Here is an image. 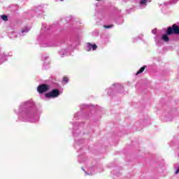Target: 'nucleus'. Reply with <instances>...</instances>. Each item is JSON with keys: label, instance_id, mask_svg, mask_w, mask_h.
<instances>
[{"label": "nucleus", "instance_id": "17", "mask_svg": "<svg viewBox=\"0 0 179 179\" xmlns=\"http://www.w3.org/2000/svg\"><path fill=\"white\" fill-rule=\"evenodd\" d=\"M161 120L165 122H169L170 121H173V116H171V114H168L167 116L161 117Z\"/></svg>", "mask_w": 179, "mask_h": 179}, {"label": "nucleus", "instance_id": "26", "mask_svg": "<svg viewBox=\"0 0 179 179\" xmlns=\"http://www.w3.org/2000/svg\"><path fill=\"white\" fill-rule=\"evenodd\" d=\"M104 29H112V27H114V24H110V25H103Z\"/></svg>", "mask_w": 179, "mask_h": 179}, {"label": "nucleus", "instance_id": "1", "mask_svg": "<svg viewBox=\"0 0 179 179\" xmlns=\"http://www.w3.org/2000/svg\"><path fill=\"white\" fill-rule=\"evenodd\" d=\"M14 113L17 115L16 122H31L34 124L40 121V115L43 113L41 108L37 106L33 99L22 102L18 109H14Z\"/></svg>", "mask_w": 179, "mask_h": 179}, {"label": "nucleus", "instance_id": "11", "mask_svg": "<svg viewBox=\"0 0 179 179\" xmlns=\"http://www.w3.org/2000/svg\"><path fill=\"white\" fill-rule=\"evenodd\" d=\"M88 107H89V105L81 104L80 106V111L74 114L75 120H80V118H82V110H84V108H88Z\"/></svg>", "mask_w": 179, "mask_h": 179}, {"label": "nucleus", "instance_id": "5", "mask_svg": "<svg viewBox=\"0 0 179 179\" xmlns=\"http://www.w3.org/2000/svg\"><path fill=\"white\" fill-rule=\"evenodd\" d=\"M73 125V131L72 134L74 136V147L76 149H77V152H80V150L82 149V147L80 145H83V143H85V141L83 139H77L78 136H80L82 135V128H83V126L80 124V122H72Z\"/></svg>", "mask_w": 179, "mask_h": 179}, {"label": "nucleus", "instance_id": "27", "mask_svg": "<svg viewBox=\"0 0 179 179\" xmlns=\"http://www.w3.org/2000/svg\"><path fill=\"white\" fill-rule=\"evenodd\" d=\"M63 83H69V78H68V77H64L63 78Z\"/></svg>", "mask_w": 179, "mask_h": 179}, {"label": "nucleus", "instance_id": "29", "mask_svg": "<svg viewBox=\"0 0 179 179\" xmlns=\"http://www.w3.org/2000/svg\"><path fill=\"white\" fill-rule=\"evenodd\" d=\"M156 31H157V29H152V34H156Z\"/></svg>", "mask_w": 179, "mask_h": 179}, {"label": "nucleus", "instance_id": "3", "mask_svg": "<svg viewBox=\"0 0 179 179\" xmlns=\"http://www.w3.org/2000/svg\"><path fill=\"white\" fill-rule=\"evenodd\" d=\"M55 29V24L47 26L46 24H43L41 29V34L38 37V41H42L41 46L44 48L47 47H55V44L52 41H48L50 33Z\"/></svg>", "mask_w": 179, "mask_h": 179}, {"label": "nucleus", "instance_id": "23", "mask_svg": "<svg viewBox=\"0 0 179 179\" xmlns=\"http://www.w3.org/2000/svg\"><path fill=\"white\" fill-rule=\"evenodd\" d=\"M0 17L1 19V22L2 20H3V22H8V15H0Z\"/></svg>", "mask_w": 179, "mask_h": 179}, {"label": "nucleus", "instance_id": "35", "mask_svg": "<svg viewBox=\"0 0 179 179\" xmlns=\"http://www.w3.org/2000/svg\"><path fill=\"white\" fill-rule=\"evenodd\" d=\"M96 1H100V0H96Z\"/></svg>", "mask_w": 179, "mask_h": 179}, {"label": "nucleus", "instance_id": "15", "mask_svg": "<svg viewBox=\"0 0 179 179\" xmlns=\"http://www.w3.org/2000/svg\"><path fill=\"white\" fill-rule=\"evenodd\" d=\"M152 0H140L138 9H145L148 6V3H150Z\"/></svg>", "mask_w": 179, "mask_h": 179}, {"label": "nucleus", "instance_id": "20", "mask_svg": "<svg viewBox=\"0 0 179 179\" xmlns=\"http://www.w3.org/2000/svg\"><path fill=\"white\" fill-rule=\"evenodd\" d=\"M115 23H117V24H122L124 23V18L121 16L117 17L115 19Z\"/></svg>", "mask_w": 179, "mask_h": 179}, {"label": "nucleus", "instance_id": "30", "mask_svg": "<svg viewBox=\"0 0 179 179\" xmlns=\"http://www.w3.org/2000/svg\"><path fill=\"white\" fill-rule=\"evenodd\" d=\"M90 115V113H87L86 116L85 117V120H89V117Z\"/></svg>", "mask_w": 179, "mask_h": 179}, {"label": "nucleus", "instance_id": "33", "mask_svg": "<svg viewBox=\"0 0 179 179\" xmlns=\"http://www.w3.org/2000/svg\"><path fill=\"white\" fill-rule=\"evenodd\" d=\"M134 10V8H130L129 12Z\"/></svg>", "mask_w": 179, "mask_h": 179}, {"label": "nucleus", "instance_id": "7", "mask_svg": "<svg viewBox=\"0 0 179 179\" xmlns=\"http://www.w3.org/2000/svg\"><path fill=\"white\" fill-rule=\"evenodd\" d=\"M108 96H115L118 93L122 94L124 93V85L121 84H113L112 85L110 88L106 90Z\"/></svg>", "mask_w": 179, "mask_h": 179}, {"label": "nucleus", "instance_id": "24", "mask_svg": "<svg viewBox=\"0 0 179 179\" xmlns=\"http://www.w3.org/2000/svg\"><path fill=\"white\" fill-rule=\"evenodd\" d=\"M99 34V29H96L94 30V31L92 32V36H94V37H98Z\"/></svg>", "mask_w": 179, "mask_h": 179}, {"label": "nucleus", "instance_id": "28", "mask_svg": "<svg viewBox=\"0 0 179 179\" xmlns=\"http://www.w3.org/2000/svg\"><path fill=\"white\" fill-rule=\"evenodd\" d=\"M148 121H149V120H143V124L141 125H145V124H146V122H148Z\"/></svg>", "mask_w": 179, "mask_h": 179}, {"label": "nucleus", "instance_id": "4", "mask_svg": "<svg viewBox=\"0 0 179 179\" xmlns=\"http://www.w3.org/2000/svg\"><path fill=\"white\" fill-rule=\"evenodd\" d=\"M173 34H179V27L177 24H173L171 27H169L166 34L162 36L157 35L155 37V45H157V47H162L164 42L169 43V41H170L169 36H173Z\"/></svg>", "mask_w": 179, "mask_h": 179}, {"label": "nucleus", "instance_id": "22", "mask_svg": "<svg viewBox=\"0 0 179 179\" xmlns=\"http://www.w3.org/2000/svg\"><path fill=\"white\" fill-rule=\"evenodd\" d=\"M145 69H146V66H143V67H141L136 73V75H139L141 73H142L143 72V71H145Z\"/></svg>", "mask_w": 179, "mask_h": 179}, {"label": "nucleus", "instance_id": "34", "mask_svg": "<svg viewBox=\"0 0 179 179\" xmlns=\"http://www.w3.org/2000/svg\"><path fill=\"white\" fill-rule=\"evenodd\" d=\"M74 31H76V29H74Z\"/></svg>", "mask_w": 179, "mask_h": 179}, {"label": "nucleus", "instance_id": "10", "mask_svg": "<svg viewBox=\"0 0 179 179\" xmlns=\"http://www.w3.org/2000/svg\"><path fill=\"white\" fill-rule=\"evenodd\" d=\"M51 86L47 85L46 83L41 84L37 87V92L39 94H43V93H47L50 90Z\"/></svg>", "mask_w": 179, "mask_h": 179}, {"label": "nucleus", "instance_id": "21", "mask_svg": "<svg viewBox=\"0 0 179 179\" xmlns=\"http://www.w3.org/2000/svg\"><path fill=\"white\" fill-rule=\"evenodd\" d=\"M50 87H52L53 89H59L61 88V86L59 85L57 83H52Z\"/></svg>", "mask_w": 179, "mask_h": 179}, {"label": "nucleus", "instance_id": "14", "mask_svg": "<svg viewBox=\"0 0 179 179\" xmlns=\"http://www.w3.org/2000/svg\"><path fill=\"white\" fill-rule=\"evenodd\" d=\"M42 61H43V69H48L50 61H48V56L43 55Z\"/></svg>", "mask_w": 179, "mask_h": 179}, {"label": "nucleus", "instance_id": "25", "mask_svg": "<svg viewBox=\"0 0 179 179\" xmlns=\"http://www.w3.org/2000/svg\"><path fill=\"white\" fill-rule=\"evenodd\" d=\"M141 39H142V38L141 36H136L133 38V43H136V41H138V40H141Z\"/></svg>", "mask_w": 179, "mask_h": 179}, {"label": "nucleus", "instance_id": "6", "mask_svg": "<svg viewBox=\"0 0 179 179\" xmlns=\"http://www.w3.org/2000/svg\"><path fill=\"white\" fill-rule=\"evenodd\" d=\"M100 167H101L99 164H97V161L94 160L91 165L88 166V171H86L83 167H82V170L84 171L86 176H94L96 173H100L101 170H100Z\"/></svg>", "mask_w": 179, "mask_h": 179}, {"label": "nucleus", "instance_id": "18", "mask_svg": "<svg viewBox=\"0 0 179 179\" xmlns=\"http://www.w3.org/2000/svg\"><path fill=\"white\" fill-rule=\"evenodd\" d=\"M174 3H177V0H171L166 3H164L163 6L164 8H168L170 5H173Z\"/></svg>", "mask_w": 179, "mask_h": 179}, {"label": "nucleus", "instance_id": "16", "mask_svg": "<svg viewBox=\"0 0 179 179\" xmlns=\"http://www.w3.org/2000/svg\"><path fill=\"white\" fill-rule=\"evenodd\" d=\"M31 29L29 27H25L21 29V31L18 33L19 37H23L24 36H26L29 31Z\"/></svg>", "mask_w": 179, "mask_h": 179}, {"label": "nucleus", "instance_id": "8", "mask_svg": "<svg viewBox=\"0 0 179 179\" xmlns=\"http://www.w3.org/2000/svg\"><path fill=\"white\" fill-rule=\"evenodd\" d=\"M62 93V91L59 90V89H53L50 92L45 93L43 96L41 95V98L43 99V100H45V99H57Z\"/></svg>", "mask_w": 179, "mask_h": 179}, {"label": "nucleus", "instance_id": "12", "mask_svg": "<svg viewBox=\"0 0 179 179\" xmlns=\"http://www.w3.org/2000/svg\"><path fill=\"white\" fill-rule=\"evenodd\" d=\"M9 55L5 53V52L0 50V65H2L3 62H6L8 61V57Z\"/></svg>", "mask_w": 179, "mask_h": 179}, {"label": "nucleus", "instance_id": "2", "mask_svg": "<svg viewBox=\"0 0 179 179\" xmlns=\"http://www.w3.org/2000/svg\"><path fill=\"white\" fill-rule=\"evenodd\" d=\"M81 34L82 30L78 29V34H76L70 38V41L68 43L69 48L59 50L58 54L61 58L69 57V55H71V52H72V51H73V50H75L78 45H80V40L82 38Z\"/></svg>", "mask_w": 179, "mask_h": 179}, {"label": "nucleus", "instance_id": "32", "mask_svg": "<svg viewBox=\"0 0 179 179\" xmlns=\"http://www.w3.org/2000/svg\"><path fill=\"white\" fill-rule=\"evenodd\" d=\"M71 17H67L66 20H71Z\"/></svg>", "mask_w": 179, "mask_h": 179}, {"label": "nucleus", "instance_id": "19", "mask_svg": "<svg viewBox=\"0 0 179 179\" xmlns=\"http://www.w3.org/2000/svg\"><path fill=\"white\" fill-rule=\"evenodd\" d=\"M78 163H84V162H86V155H85L84 154L78 155Z\"/></svg>", "mask_w": 179, "mask_h": 179}, {"label": "nucleus", "instance_id": "9", "mask_svg": "<svg viewBox=\"0 0 179 179\" xmlns=\"http://www.w3.org/2000/svg\"><path fill=\"white\" fill-rule=\"evenodd\" d=\"M44 13V11L43 10V7L41 6H39L38 7H34L31 10L28 11L27 14L28 16H30L31 17H33L35 15L40 17Z\"/></svg>", "mask_w": 179, "mask_h": 179}, {"label": "nucleus", "instance_id": "13", "mask_svg": "<svg viewBox=\"0 0 179 179\" xmlns=\"http://www.w3.org/2000/svg\"><path fill=\"white\" fill-rule=\"evenodd\" d=\"M96 51L97 50V45L96 43L92 44L90 43H87L85 45V50L87 52L90 51Z\"/></svg>", "mask_w": 179, "mask_h": 179}, {"label": "nucleus", "instance_id": "31", "mask_svg": "<svg viewBox=\"0 0 179 179\" xmlns=\"http://www.w3.org/2000/svg\"><path fill=\"white\" fill-rule=\"evenodd\" d=\"M138 125H139V122H136L135 123V126H136V127H138Z\"/></svg>", "mask_w": 179, "mask_h": 179}]
</instances>
